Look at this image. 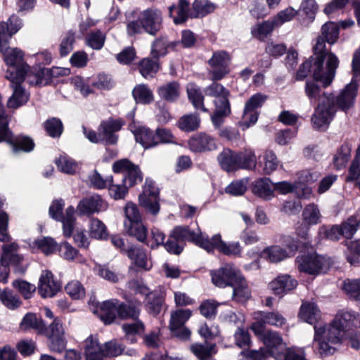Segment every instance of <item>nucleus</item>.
Instances as JSON below:
<instances>
[{
    "label": "nucleus",
    "mask_w": 360,
    "mask_h": 360,
    "mask_svg": "<svg viewBox=\"0 0 360 360\" xmlns=\"http://www.w3.org/2000/svg\"><path fill=\"white\" fill-rule=\"evenodd\" d=\"M49 329L51 332L49 335V349L53 352H61L66 347L67 340L60 321L58 319H54L50 325Z\"/></svg>",
    "instance_id": "21"
},
{
    "label": "nucleus",
    "mask_w": 360,
    "mask_h": 360,
    "mask_svg": "<svg viewBox=\"0 0 360 360\" xmlns=\"http://www.w3.org/2000/svg\"><path fill=\"white\" fill-rule=\"evenodd\" d=\"M103 347L96 336L90 335L84 342L86 360H103Z\"/></svg>",
    "instance_id": "29"
},
{
    "label": "nucleus",
    "mask_w": 360,
    "mask_h": 360,
    "mask_svg": "<svg viewBox=\"0 0 360 360\" xmlns=\"http://www.w3.org/2000/svg\"><path fill=\"white\" fill-rule=\"evenodd\" d=\"M63 200H54L49 207V214L56 221H62L63 235L65 237L69 238L72 234L75 229V208L72 206L68 207L65 216H63Z\"/></svg>",
    "instance_id": "10"
},
{
    "label": "nucleus",
    "mask_w": 360,
    "mask_h": 360,
    "mask_svg": "<svg viewBox=\"0 0 360 360\" xmlns=\"http://www.w3.org/2000/svg\"><path fill=\"white\" fill-rule=\"evenodd\" d=\"M360 327V315L351 310L341 311L336 315L333 322L328 326H315L314 343L321 355H329L335 352L345 331Z\"/></svg>",
    "instance_id": "1"
},
{
    "label": "nucleus",
    "mask_w": 360,
    "mask_h": 360,
    "mask_svg": "<svg viewBox=\"0 0 360 360\" xmlns=\"http://www.w3.org/2000/svg\"><path fill=\"white\" fill-rule=\"evenodd\" d=\"M329 44H335L339 37V27L333 22H326L321 27V35Z\"/></svg>",
    "instance_id": "50"
},
{
    "label": "nucleus",
    "mask_w": 360,
    "mask_h": 360,
    "mask_svg": "<svg viewBox=\"0 0 360 360\" xmlns=\"http://www.w3.org/2000/svg\"><path fill=\"white\" fill-rule=\"evenodd\" d=\"M342 236L340 226L338 225L328 227L322 226L319 228L318 232L319 240L321 239H328L330 240H338Z\"/></svg>",
    "instance_id": "59"
},
{
    "label": "nucleus",
    "mask_w": 360,
    "mask_h": 360,
    "mask_svg": "<svg viewBox=\"0 0 360 360\" xmlns=\"http://www.w3.org/2000/svg\"><path fill=\"white\" fill-rule=\"evenodd\" d=\"M192 312L189 309H178L171 314L170 328L183 326L191 317Z\"/></svg>",
    "instance_id": "57"
},
{
    "label": "nucleus",
    "mask_w": 360,
    "mask_h": 360,
    "mask_svg": "<svg viewBox=\"0 0 360 360\" xmlns=\"http://www.w3.org/2000/svg\"><path fill=\"white\" fill-rule=\"evenodd\" d=\"M259 165L262 167L263 173L269 175L277 169L279 161L274 152L268 150L264 153L262 160L259 161Z\"/></svg>",
    "instance_id": "44"
},
{
    "label": "nucleus",
    "mask_w": 360,
    "mask_h": 360,
    "mask_svg": "<svg viewBox=\"0 0 360 360\" xmlns=\"http://www.w3.org/2000/svg\"><path fill=\"white\" fill-rule=\"evenodd\" d=\"M357 94V84L352 79L337 96L333 94H323V97L315 108L311 117L314 129L326 131L333 120L338 109L347 112L354 104Z\"/></svg>",
    "instance_id": "2"
},
{
    "label": "nucleus",
    "mask_w": 360,
    "mask_h": 360,
    "mask_svg": "<svg viewBox=\"0 0 360 360\" xmlns=\"http://www.w3.org/2000/svg\"><path fill=\"white\" fill-rule=\"evenodd\" d=\"M160 97L167 101L174 102L180 95V86L177 82H171L160 86L158 89Z\"/></svg>",
    "instance_id": "38"
},
{
    "label": "nucleus",
    "mask_w": 360,
    "mask_h": 360,
    "mask_svg": "<svg viewBox=\"0 0 360 360\" xmlns=\"http://www.w3.org/2000/svg\"><path fill=\"white\" fill-rule=\"evenodd\" d=\"M22 20L15 15H12L7 22H0V40L9 41L11 37L22 27Z\"/></svg>",
    "instance_id": "27"
},
{
    "label": "nucleus",
    "mask_w": 360,
    "mask_h": 360,
    "mask_svg": "<svg viewBox=\"0 0 360 360\" xmlns=\"http://www.w3.org/2000/svg\"><path fill=\"white\" fill-rule=\"evenodd\" d=\"M171 237L181 243L184 240L191 241L204 250L208 248L205 245L208 236L203 235L200 231L198 233L192 231L188 226H179L175 227L171 233Z\"/></svg>",
    "instance_id": "19"
},
{
    "label": "nucleus",
    "mask_w": 360,
    "mask_h": 360,
    "mask_svg": "<svg viewBox=\"0 0 360 360\" xmlns=\"http://www.w3.org/2000/svg\"><path fill=\"white\" fill-rule=\"evenodd\" d=\"M254 316L255 322L252 324L251 329L257 335L264 332L266 324L276 328H282L286 324V319L278 311H259Z\"/></svg>",
    "instance_id": "14"
},
{
    "label": "nucleus",
    "mask_w": 360,
    "mask_h": 360,
    "mask_svg": "<svg viewBox=\"0 0 360 360\" xmlns=\"http://www.w3.org/2000/svg\"><path fill=\"white\" fill-rule=\"evenodd\" d=\"M351 150L352 146L347 143L342 144L338 150L333 160L334 167L337 169L345 167L350 158Z\"/></svg>",
    "instance_id": "42"
},
{
    "label": "nucleus",
    "mask_w": 360,
    "mask_h": 360,
    "mask_svg": "<svg viewBox=\"0 0 360 360\" xmlns=\"http://www.w3.org/2000/svg\"><path fill=\"white\" fill-rule=\"evenodd\" d=\"M130 127L136 142L140 143L144 148H149L158 145L159 141L156 138L155 133L149 128L143 126H130Z\"/></svg>",
    "instance_id": "26"
},
{
    "label": "nucleus",
    "mask_w": 360,
    "mask_h": 360,
    "mask_svg": "<svg viewBox=\"0 0 360 360\" xmlns=\"http://www.w3.org/2000/svg\"><path fill=\"white\" fill-rule=\"evenodd\" d=\"M288 257L289 255L286 250L278 245L269 247L262 252V257L275 263L281 262Z\"/></svg>",
    "instance_id": "46"
},
{
    "label": "nucleus",
    "mask_w": 360,
    "mask_h": 360,
    "mask_svg": "<svg viewBox=\"0 0 360 360\" xmlns=\"http://www.w3.org/2000/svg\"><path fill=\"white\" fill-rule=\"evenodd\" d=\"M360 224V219L357 216H352L344 221L340 226L342 236L350 238L356 232Z\"/></svg>",
    "instance_id": "56"
},
{
    "label": "nucleus",
    "mask_w": 360,
    "mask_h": 360,
    "mask_svg": "<svg viewBox=\"0 0 360 360\" xmlns=\"http://www.w3.org/2000/svg\"><path fill=\"white\" fill-rule=\"evenodd\" d=\"M214 8V5L207 0H195L190 14L191 18H202L212 13Z\"/></svg>",
    "instance_id": "40"
},
{
    "label": "nucleus",
    "mask_w": 360,
    "mask_h": 360,
    "mask_svg": "<svg viewBox=\"0 0 360 360\" xmlns=\"http://www.w3.org/2000/svg\"><path fill=\"white\" fill-rule=\"evenodd\" d=\"M230 60V57L226 51H219L213 53L208 61L212 68L210 74L212 80H220L229 72Z\"/></svg>",
    "instance_id": "17"
},
{
    "label": "nucleus",
    "mask_w": 360,
    "mask_h": 360,
    "mask_svg": "<svg viewBox=\"0 0 360 360\" xmlns=\"http://www.w3.org/2000/svg\"><path fill=\"white\" fill-rule=\"evenodd\" d=\"M263 341L268 353L276 360H307L302 349L285 348L283 338L276 331H267L263 336Z\"/></svg>",
    "instance_id": "5"
},
{
    "label": "nucleus",
    "mask_w": 360,
    "mask_h": 360,
    "mask_svg": "<svg viewBox=\"0 0 360 360\" xmlns=\"http://www.w3.org/2000/svg\"><path fill=\"white\" fill-rule=\"evenodd\" d=\"M159 70L158 59L146 58L139 63V72L145 77H153Z\"/></svg>",
    "instance_id": "49"
},
{
    "label": "nucleus",
    "mask_w": 360,
    "mask_h": 360,
    "mask_svg": "<svg viewBox=\"0 0 360 360\" xmlns=\"http://www.w3.org/2000/svg\"><path fill=\"white\" fill-rule=\"evenodd\" d=\"M300 317L309 324H314V326H323L322 323H318L320 311L314 303H303L300 309Z\"/></svg>",
    "instance_id": "36"
},
{
    "label": "nucleus",
    "mask_w": 360,
    "mask_h": 360,
    "mask_svg": "<svg viewBox=\"0 0 360 360\" xmlns=\"http://www.w3.org/2000/svg\"><path fill=\"white\" fill-rule=\"evenodd\" d=\"M0 52L7 65L5 77L11 82H22L28 65L24 60L23 52L18 48L8 46V41L0 40Z\"/></svg>",
    "instance_id": "4"
},
{
    "label": "nucleus",
    "mask_w": 360,
    "mask_h": 360,
    "mask_svg": "<svg viewBox=\"0 0 360 360\" xmlns=\"http://www.w3.org/2000/svg\"><path fill=\"white\" fill-rule=\"evenodd\" d=\"M86 44L94 50L101 49L105 41V34L101 30L91 32L86 37Z\"/></svg>",
    "instance_id": "61"
},
{
    "label": "nucleus",
    "mask_w": 360,
    "mask_h": 360,
    "mask_svg": "<svg viewBox=\"0 0 360 360\" xmlns=\"http://www.w3.org/2000/svg\"><path fill=\"white\" fill-rule=\"evenodd\" d=\"M205 245L208 247V248H205L207 252H212L217 249L219 252L228 256H240L242 252L238 242L226 243L222 241L219 234L213 236L212 238H208Z\"/></svg>",
    "instance_id": "18"
},
{
    "label": "nucleus",
    "mask_w": 360,
    "mask_h": 360,
    "mask_svg": "<svg viewBox=\"0 0 360 360\" xmlns=\"http://www.w3.org/2000/svg\"><path fill=\"white\" fill-rule=\"evenodd\" d=\"M343 290L350 299L360 301V277L346 279L344 281Z\"/></svg>",
    "instance_id": "55"
},
{
    "label": "nucleus",
    "mask_w": 360,
    "mask_h": 360,
    "mask_svg": "<svg viewBox=\"0 0 360 360\" xmlns=\"http://www.w3.org/2000/svg\"><path fill=\"white\" fill-rule=\"evenodd\" d=\"M61 285L56 280L51 271H46L42 273L39 279L38 290L43 297H51L60 290Z\"/></svg>",
    "instance_id": "25"
},
{
    "label": "nucleus",
    "mask_w": 360,
    "mask_h": 360,
    "mask_svg": "<svg viewBox=\"0 0 360 360\" xmlns=\"http://www.w3.org/2000/svg\"><path fill=\"white\" fill-rule=\"evenodd\" d=\"M125 229L129 236L136 238L140 242H144L146 239V228L141 223V221L128 224Z\"/></svg>",
    "instance_id": "62"
},
{
    "label": "nucleus",
    "mask_w": 360,
    "mask_h": 360,
    "mask_svg": "<svg viewBox=\"0 0 360 360\" xmlns=\"http://www.w3.org/2000/svg\"><path fill=\"white\" fill-rule=\"evenodd\" d=\"M44 128L47 134L53 138L59 137L63 131V126L61 120L56 117L47 120L44 122Z\"/></svg>",
    "instance_id": "63"
},
{
    "label": "nucleus",
    "mask_w": 360,
    "mask_h": 360,
    "mask_svg": "<svg viewBox=\"0 0 360 360\" xmlns=\"http://www.w3.org/2000/svg\"><path fill=\"white\" fill-rule=\"evenodd\" d=\"M11 83L13 92L8 101L7 105L9 108L15 109L27 102L29 94L21 86L22 82Z\"/></svg>",
    "instance_id": "30"
},
{
    "label": "nucleus",
    "mask_w": 360,
    "mask_h": 360,
    "mask_svg": "<svg viewBox=\"0 0 360 360\" xmlns=\"http://www.w3.org/2000/svg\"><path fill=\"white\" fill-rule=\"evenodd\" d=\"M187 94L188 99L196 109H200L203 112H207V109L203 104L204 96L197 85L193 83L188 84L187 86Z\"/></svg>",
    "instance_id": "43"
},
{
    "label": "nucleus",
    "mask_w": 360,
    "mask_h": 360,
    "mask_svg": "<svg viewBox=\"0 0 360 360\" xmlns=\"http://www.w3.org/2000/svg\"><path fill=\"white\" fill-rule=\"evenodd\" d=\"M296 262L300 271L310 275L326 273L332 264L329 257L316 253L302 254L297 257Z\"/></svg>",
    "instance_id": "9"
},
{
    "label": "nucleus",
    "mask_w": 360,
    "mask_h": 360,
    "mask_svg": "<svg viewBox=\"0 0 360 360\" xmlns=\"http://www.w3.org/2000/svg\"><path fill=\"white\" fill-rule=\"evenodd\" d=\"M123 122L120 120H108L103 122L98 128V134L83 126V133L91 142H103L105 145H114L117 141V131L120 130Z\"/></svg>",
    "instance_id": "7"
},
{
    "label": "nucleus",
    "mask_w": 360,
    "mask_h": 360,
    "mask_svg": "<svg viewBox=\"0 0 360 360\" xmlns=\"http://www.w3.org/2000/svg\"><path fill=\"white\" fill-rule=\"evenodd\" d=\"M117 304L119 319H136L139 317L141 311V304L139 302H129L127 304L117 300Z\"/></svg>",
    "instance_id": "35"
},
{
    "label": "nucleus",
    "mask_w": 360,
    "mask_h": 360,
    "mask_svg": "<svg viewBox=\"0 0 360 360\" xmlns=\"http://www.w3.org/2000/svg\"><path fill=\"white\" fill-rule=\"evenodd\" d=\"M316 82L319 81L314 79V81H307L305 84V94L311 104L315 103L318 101L319 104L323 97V94H326L316 84Z\"/></svg>",
    "instance_id": "47"
},
{
    "label": "nucleus",
    "mask_w": 360,
    "mask_h": 360,
    "mask_svg": "<svg viewBox=\"0 0 360 360\" xmlns=\"http://www.w3.org/2000/svg\"><path fill=\"white\" fill-rule=\"evenodd\" d=\"M18 245L16 243H10L4 244L1 246V258L3 262H10L11 264H18L22 260V257L17 254Z\"/></svg>",
    "instance_id": "39"
},
{
    "label": "nucleus",
    "mask_w": 360,
    "mask_h": 360,
    "mask_svg": "<svg viewBox=\"0 0 360 360\" xmlns=\"http://www.w3.org/2000/svg\"><path fill=\"white\" fill-rule=\"evenodd\" d=\"M240 274V271L231 263L225 264L219 269L210 271L212 283L219 288L231 286Z\"/></svg>",
    "instance_id": "15"
},
{
    "label": "nucleus",
    "mask_w": 360,
    "mask_h": 360,
    "mask_svg": "<svg viewBox=\"0 0 360 360\" xmlns=\"http://www.w3.org/2000/svg\"><path fill=\"white\" fill-rule=\"evenodd\" d=\"M320 176L321 173L316 169H304L297 173V184H299L300 186H307V184L317 181Z\"/></svg>",
    "instance_id": "60"
},
{
    "label": "nucleus",
    "mask_w": 360,
    "mask_h": 360,
    "mask_svg": "<svg viewBox=\"0 0 360 360\" xmlns=\"http://www.w3.org/2000/svg\"><path fill=\"white\" fill-rule=\"evenodd\" d=\"M132 94L136 102L143 104L150 103L153 100L152 91L145 84H139L135 86Z\"/></svg>",
    "instance_id": "51"
},
{
    "label": "nucleus",
    "mask_w": 360,
    "mask_h": 360,
    "mask_svg": "<svg viewBox=\"0 0 360 360\" xmlns=\"http://www.w3.org/2000/svg\"><path fill=\"white\" fill-rule=\"evenodd\" d=\"M297 281L290 275L283 274L277 276L269 284V288L276 295L282 297L284 295L295 289Z\"/></svg>",
    "instance_id": "23"
},
{
    "label": "nucleus",
    "mask_w": 360,
    "mask_h": 360,
    "mask_svg": "<svg viewBox=\"0 0 360 360\" xmlns=\"http://www.w3.org/2000/svg\"><path fill=\"white\" fill-rule=\"evenodd\" d=\"M48 73L49 70L43 68L33 70L28 65V68L25 72L23 81L26 80L30 85L41 86L46 84L44 77Z\"/></svg>",
    "instance_id": "48"
},
{
    "label": "nucleus",
    "mask_w": 360,
    "mask_h": 360,
    "mask_svg": "<svg viewBox=\"0 0 360 360\" xmlns=\"http://www.w3.org/2000/svg\"><path fill=\"white\" fill-rule=\"evenodd\" d=\"M169 15L173 17L175 24H181L189 18H191L189 2L187 0H179L177 6L172 5L169 8Z\"/></svg>",
    "instance_id": "28"
},
{
    "label": "nucleus",
    "mask_w": 360,
    "mask_h": 360,
    "mask_svg": "<svg viewBox=\"0 0 360 360\" xmlns=\"http://www.w3.org/2000/svg\"><path fill=\"white\" fill-rule=\"evenodd\" d=\"M9 117L5 109L0 105V142L6 141L13 145L15 151L23 150L30 152L33 150L34 144L31 139L27 136L13 138L8 129Z\"/></svg>",
    "instance_id": "8"
},
{
    "label": "nucleus",
    "mask_w": 360,
    "mask_h": 360,
    "mask_svg": "<svg viewBox=\"0 0 360 360\" xmlns=\"http://www.w3.org/2000/svg\"><path fill=\"white\" fill-rule=\"evenodd\" d=\"M162 16L161 12L155 8H148L142 11L136 20L127 24L128 34L132 36L141 34L143 31L150 35H155L162 28Z\"/></svg>",
    "instance_id": "6"
},
{
    "label": "nucleus",
    "mask_w": 360,
    "mask_h": 360,
    "mask_svg": "<svg viewBox=\"0 0 360 360\" xmlns=\"http://www.w3.org/2000/svg\"><path fill=\"white\" fill-rule=\"evenodd\" d=\"M146 306L149 312L153 315H157L160 313L163 298L159 292H151L146 296Z\"/></svg>",
    "instance_id": "53"
},
{
    "label": "nucleus",
    "mask_w": 360,
    "mask_h": 360,
    "mask_svg": "<svg viewBox=\"0 0 360 360\" xmlns=\"http://www.w3.org/2000/svg\"><path fill=\"white\" fill-rule=\"evenodd\" d=\"M267 96L261 93H257L252 95L245 103L241 121L239 122L240 127L243 129L249 128L254 125L258 120V112L257 110L262 106Z\"/></svg>",
    "instance_id": "12"
},
{
    "label": "nucleus",
    "mask_w": 360,
    "mask_h": 360,
    "mask_svg": "<svg viewBox=\"0 0 360 360\" xmlns=\"http://www.w3.org/2000/svg\"><path fill=\"white\" fill-rule=\"evenodd\" d=\"M0 301L11 310L16 309L22 304L19 297L10 290H4L0 292Z\"/></svg>",
    "instance_id": "52"
},
{
    "label": "nucleus",
    "mask_w": 360,
    "mask_h": 360,
    "mask_svg": "<svg viewBox=\"0 0 360 360\" xmlns=\"http://www.w3.org/2000/svg\"><path fill=\"white\" fill-rule=\"evenodd\" d=\"M326 40L318 37L314 46L313 77L320 81L324 88L328 86L335 78L339 59L335 54L326 49Z\"/></svg>",
    "instance_id": "3"
},
{
    "label": "nucleus",
    "mask_w": 360,
    "mask_h": 360,
    "mask_svg": "<svg viewBox=\"0 0 360 360\" xmlns=\"http://www.w3.org/2000/svg\"><path fill=\"white\" fill-rule=\"evenodd\" d=\"M321 214L317 205H307L302 212L303 222L308 226L316 225L321 222Z\"/></svg>",
    "instance_id": "45"
},
{
    "label": "nucleus",
    "mask_w": 360,
    "mask_h": 360,
    "mask_svg": "<svg viewBox=\"0 0 360 360\" xmlns=\"http://www.w3.org/2000/svg\"><path fill=\"white\" fill-rule=\"evenodd\" d=\"M273 188L281 194L295 193L300 198L308 199L312 194L311 188L308 186H300L295 181L291 184L288 181H280L273 184Z\"/></svg>",
    "instance_id": "24"
},
{
    "label": "nucleus",
    "mask_w": 360,
    "mask_h": 360,
    "mask_svg": "<svg viewBox=\"0 0 360 360\" xmlns=\"http://www.w3.org/2000/svg\"><path fill=\"white\" fill-rule=\"evenodd\" d=\"M22 330L33 328L41 333L45 329V325L41 319H39L34 314H27L20 323Z\"/></svg>",
    "instance_id": "54"
},
{
    "label": "nucleus",
    "mask_w": 360,
    "mask_h": 360,
    "mask_svg": "<svg viewBox=\"0 0 360 360\" xmlns=\"http://www.w3.org/2000/svg\"><path fill=\"white\" fill-rule=\"evenodd\" d=\"M108 208V203L98 195H93L83 198L79 202L77 210L80 215H91L103 212Z\"/></svg>",
    "instance_id": "20"
},
{
    "label": "nucleus",
    "mask_w": 360,
    "mask_h": 360,
    "mask_svg": "<svg viewBox=\"0 0 360 360\" xmlns=\"http://www.w3.org/2000/svg\"><path fill=\"white\" fill-rule=\"evenodd\" d=\"M89 233L91 236L96 239H104L108 235L105 225L96 218L91 219Z\"/></svg>",
    "instance_id": "64"
},
{
    "label": "nucleus",
    "mask_w": 360,
    "mask_h": 360,
    "mask_svg": "<svg viewBox=\"0 0 360 360\" xmlns=\"http://www.w3.org/2000/svg\"><path fill=\"white\" fill-rule=\"evenodd\" d=\"M189 148L195 153H206L217 149L218 143L215 137L205 132L193 135L188 142Z\"/></svg>",
    "instance_id": "16"
},
{
    "label": "nucleus",
    "mask_w": 360,
    "mask_h": 360,
    "mask_svg": "<svg viewBox=\"0 0 360 360\" xmlns=\"http://www.w3.org/2000/svg\"><path fill=\"white\" fill-rule=\"evenodd\" d=\"M233 288V299L237 302H243L250 297L251 292L248 283L242 274L239 278L234 281V284L231 286Z\"/></svg>",
    "instance_id": "34"
},
{
    "label": "nucleus",
    "mask_w": 360,
    "mask_h": 360,
    "mask_svg": "<svg viewBox=\"0 0 360 360\" xmlns=\"http://www.w3.org/2000/svg\"><path fill=\"white\" fill-rule=\"evenodd\" d=\"M190 349L199 360H210L217 352L216 345L207 341L193 344Z\"/></svg>",
    "instance_id": "31"
},
{
    "label": "nucleus",
    "mask_w": 360,
    "mask_h": 360,
    "mask_svg": "<svg viewBox=\"0 0 360 360\" xmlns=\"http://www.w3.org/2000/svg\"><path fill=\"white\" fill-rule=\"evenodd\" d=\"M112 170L115 173L116 177L122 175V182L127 185L128 187L136 185L143 179L139 167L126 159L115 162L112 165Z\"/></svg>",
    "instance_id": "11"
},
{
    "label": "nucleus",
    "mask_w": 360,
    "mask_h": 360,
    "mask_svg": "<svg viewBox=\"0 0 360 360\" xmlns=\"http://www.w3.org/2000/svg\"><path fill=\"white\" fill-rule=\"evenodd\" d=\"M117 300L112 299L98 304L94 313L96 314L105 324H110L118 318Z\"/></svg>",
    "instance_id": "22"
},
{
    "label": "nucleus",
    "mask_w": 360,
    "mask_h": 360,
    "mask_svg": "<svg viewBox=\"0 0 360 360\" xmlns=\"http://www.w3.org/2000/svg\"><path fill=\"white\" fill-rule=\"evenodd\" d=\"M200 124V119L198 115L187 114L179 118L176 125L181 131L191 132L197 130Z\"/></svg>",
    "instance_id": "41"
},
{
    "label": "nucleus",
    "mask_w": 360,
    "mask_h": 360,
    "mask_svg": "<svg viewBox=\"0 0 360 360\" xmlns=\"http://www.w3.org/2000/svg\"><path fill=\"white\" fill-rule=\"evenodd\" d=\"M122 329L126 334V339L131 343L136 341L135 335L140 334L143 331L144 326L141 321H136L131 323H125L122 326Z\"/></svg>",
    "instance_id": "58"
},
{
    "label": "nucleus",
    "mask_w": 360,
    "mask_h": 360,
    "mask_svg": "<svg viewBox=\"0 0 360 360\" xmlns=\"http://www.w3.org/2000/svg\"><path fill=\"white\" fill-rule=\"evenodd\" d=\"M141 206L153 215L160 211L159 190L152 180L146 179L142 193L139 196Z\"/></svg>",
    "instance_id": "13"
},
{
    "label": "nucleus",
    "mask_w": 360,
    "mask_h": 360,
    "mask_svg": "<svg viewBox=\"0 0 360 360\" xmlns=\"http://www.w3.org/2000/svg\"><path fill=\"white\" fill-rule=\"evenodd\" d=\"M252 193L264 200H269L274 195L273 184L269 178H261L253 183Z\"/></svg>",
    "instance_id": "33"
},
{
    "label": "nucleus",
    "mask_w": 360,
    "mask_h": 360,
    "mask_svg": "<svg viewBox=\"0 0 360 360\" xmlns=\"http://www.w3.org/2000/svg\"><path fill=\"white\" fill-rule=\"evenodd\" d=\"M127 255L129 258L139 268L144 270H149L151 268L152 264L148 260L147 255L144 250L132 246L127 250Z\"/></svg>",
    "instance_id": "37"
},
{
    "label": "nucleus",
    "mask_w": 360,
    "mask_h": 360,
    "mask_svg": "<svg viewBox=\"0 0 360 360\" xmlns=\"http://www.w3.org/2000/svg\"><path fill=\"white\" fill-rule=\"evenodd\" d=\"M238 156V153L225 148L219 154L217 160L224 170L230 172L238 169L239 159Z\"/></svg>",
    "instance_id": "32"
}]
</instances>
